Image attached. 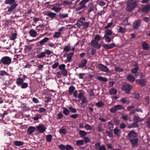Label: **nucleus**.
<instances>
[{"instance_id":"f257e3e1","label":"nucleus","mask_w":150,"mask_h":150,"mask_svg":"<svg viewBox=\"0 0 150 150\" xmlns=\"http://www.w3.org/2000/svg\"><path fill=\"white\" fill-rule=\"evenodd\" d=\"M129 140L131 143L133 147L137 146L138 139L137 137V134L134 130L130 131L128 134Z\"/></svg>"},{"instance_id":"f03ea898","label":"nucleus","mask_w":150,"mask_h":150,"mask_svg":"<svg viewBox=\"0 0 150 150\" xmlns=\"http://www.w3.org/2000/svg\"><path fill=\"white\" fill-rule=\"evenodd\" d=\"M138 1L134 0H128L126 2L127 11L131 12L134 11L137 7Z\"/></svg>"},{"instance_id":"7ed1b4c3","label":"nucleus","mask_w":150,"mask_h":150,"mask_svg":"<svg viewBox=\"0 0 150 150\" xmlns=\"http://www.w3.org/2000/svg\"><path fill=\"white\" fill-rule=\"evenodd\" d=\"M125 108L121 105H118L112 107L110 110L111 112L115 113L117 110H121L124 109Z\"/></svg>"},{"instance_id":"20e7f679","label":"nucleus","mask_w":150,"mask_h":150,"mask_svg":"<svg viewBox=\"0 0 150 150\" xmlns=\"http://www.w3.org/2000/svg\"><path fill=\"white\" fill-rule=\"evenodd\" d=\"M1 63L4 65H9L11 62V58L7 56L3 57L1 59Z\"/></svg>"},{"instance_id":"39448f33","label":"nucleus","mask_w":150,"mask_h":150,"mask_svg":"<svg viewBox=\"0 0 150 150\" xmlns=\"http://www.w3.org/2000/svg\"><path fill=\"white\" fill-rule=\"evenodd\" d=\"M132 88L131 86L128 84H125L122 86V90L125 91L126 93L128 94L130 93V91Z\"/></svg>"},{"instance_id":"423d86ee","label":"nucleus","mask_w":150,"mask_h":150,"mask_svg":"<svg viewBox=\"0 0 150 150\" xmlns=\"http://www.w3.org/2000/svg\"><path fill=\"white\" fill-rule=\"evenodd\" d=\"M36 128L40 133H43L45 131L46 128L43 124H41L37 126Z\"/></svg>"},{"instance_id":"0eeeda50","label":"nucleus","mask_w":150,"mask_h":150,"mask_svg":"<svg viewBox=\"0 0 150 150\" xmlns=\"http://www.w3.org/2000/svg\"><path fill=\"white\" fill-rule=\"evenodd\" d=\"M98 68L101 71L105 72H108L109 71V70L108 68L102 64H98Z\"/></svg>"},{"instance_id":"6e6552de","label":"nucleus","mask_w":150,"mask_h":150,"mask_svg":"<svg viewBox=\"0 0 150 150\" xmlns=\"http://www.w3.org/2000/svg\"><path fill=\"white\" fill-rule=\"evenodd\" d=\"M95 148L96 150H106L105 146L103 145L100 146V144L99 142L96 143L94 145Z\"/></svg>"},{"instance_id":"1a4fd4ad","label":"nucleus","mask_w":150,"mask_h":150,"mask_svg":"<svg viewBox=\"0 0 150 150\" xmlns=\"http://www.w3.org/2000/svg\"><path fill=\"white\" fill-rule=\"evenodd\" d=\"M18 6V4L16 3H14L12 4L10 6H8L7 8H8L7 12L11 13L15 9L16 7Z\"/></svg>"},{"instance_id":"9d476101","label":"nucleus","mask_w":150,"mask_h":150,"mask_svg":"<svg viewBox=\"0 0 150 150\" xmlns=\"http://www.w3.org/2000/svg\"><path fill=\"white\" fill-rule=\"evenodd\" d=\"M23 78H21L20 77L18 78L16 81V83L18 85H21L24 82L26 78V76L25 75H23Z\"/></svg>"},{"instance_id":"9b49d317","label":"nucleus","mask_w":150,"mask_h":150,"mask_svg":"<svg viewBox=\"0 0 150 150\" xmlns=\"http://www.w3.org/2000/svg\"><path fill=\"white\" fill-rule=\"evenodd\" d=\"M91 45L93 47L97 49H99L101 47V45L98 44V41L94 40L91 41Z\"/></svg>"},{"instance_id":"f8f14e48","label":"nucleus","mask_w":150,"mask_h":150,"mask_svg":"<svg viewBox=\"0 0 150 150\" xmlns=\"http://www.w3.org/2000/svg\"><path fill=\"white\" fill-rule=\"evenodd\" d=\"M86 18L85 17H81L77 21L76 23V25L79 27H80L83 25V24L84 22L83 21H85Z\"/></svg>"},{"instance_id":"ddd939ff","label":"nucleus","mask_w":150,"mask_h":150,"mask_svg":"<svg viewBox=\"0 0 150 150\" xmlns=\"http://www.w3.org/2000/svg\"><path fill=\"white\" fill-rule=\"evenodd\" d=\"M136 82L137 84H139L142 86H145L146 84V81L145 79H137L136 81Z\"/></svg>"},{"instance_id":"4468645a","label":"nucleus","mask_w":150,"mask_h":150,"mask_svg":"<svg viewBox=\"0 0 150 150\" xmlns=\"http://www.w3.org/2000/svg\"><path fill=\"white\" fill-rule=\"evenodd\" d=\"M103 46V48L106 49H110L115 47V45L114 43H112L109 44H104Z\"/></svg>"},{"instance_id":"2eb2a0df","label":"nucleus","mask_w":150,"mask_h":150,"mask_svg":"<svg viewBox=\"0 0 150 150\" xmlns=\"http://www.w3.org/2000/svg\"><path fill=\"white\" fill-rule=\"evenodd\" d=\"M117 30L119 33L123 34L125 33L126 31L125 28H123L120 26L117 27Z\"/></svg>"},{"instance_id":"dca6fc26","label":"nucleus","mask_w":150,"mask_h":150,"mask_svg":"<svg viewBox=\"0 0 150 150\" xmlns=\"http://www.w3.org/2000/svg\"><path fill=\"white\" fill-rule=\"evenodd\" d=\"M133 120L134 122H142L144 120L143 118H140L139 116H134L133 118Z\"/></svg>"},{"instance_id":"f3484780","label":"nucleus","mask_w":150,"mask_h":150,"mask_svg":"<svg viewBox=\"0 0 150 150\" xmlns=\"http://www.w3.org/2000/svg\"><path fill=\"white\" fill-rule=\"evenodd\" d=\"M141 21L140 20H138L134 22L133 24V28L135 29H137L138 27L141 25Z\"/></svg>"},{"instance_id":"a211bd4d","label":"nucleus","mask_w":150,"mask_h":150,"mask_svg":"<svg viewBox=\"0 0 150 150\" xmlns=\"http://www.w3.org/2000/svg\"><path fill=\"white\" fill-rule=\"evenodd\" d=\"M79 4L80 6L76 8V11H79L86 7L85 4L82 1L79 3Z\"/></svg>"},{"instance_id":"6ab92c4d","label":"nucleus","mask_w":150,"mask_h":150,"mask_svg":"<svg viewBox=\"0 0 150 150\" xmlns=\"http://www.w3.org/2000/svg\"><path fill=\"white\" fill-rule=\"evenodd\" d=\"M87 63V61L85 59H83L81 62L79 64V67H83L86 66Z\"/></svg>"},{"instance_id":"aec40b11","label":"nucleus","mask_w":150,"mask_h":150,"mask_svg":"<svg viewBox=\"0 0 150 150\" xmlns=\"http://www.w3.org/2000/svg\"><path fill=\"white\" fill-rule=\"evenodd\" d=\"M29 33L30 36L33 37H35L37 35V32L33 29L30 30L29 32Z\"/></svg>"},{"instance_id":"412c9836","label":"nucleus","mask_w":150,"mask_h":150,"mask_svg":"<svg viewBox=\"0 0 150 150\" xmlns=\"http://www.w3.org/2000/svg\"><path fill=\"white\" fill-rule=\"evenodd\" d=\"M150 10V5H146L141 8V10L144 13L147 12Z\"/></svg>"},{"instance_id":"4be33fe9","label":"nucleus","mask_w":150,"mask_h":150,"mask_svg":"<svg viewBox=\"0 0 150 150\" xmlns=\"http://www.w3.org/2000/svg\"><path fill=\"white\" fill-rule=\"evenodd\" d=\"M35 128L33 126L30 127L28 128L27 132L28 134L31 135L35 131Z\"/></svg>"},{"instance_id":"5701e85b","label":"nucleus","mask_w":150,"mask_h":150,"mask_svg":"<svg viewBox=\"0 0 150 150\" xmlns=\"http://www.w3.org/2000/svg\"><path fill=\"white\" fill-rule=\"evenodd\" d=\"M142 47L144 50H147L149 49V47L146 42L144 41L142 42Z\"/></svg>"},{"instance_id":"b1692460","label":"nucleus","mask_w":150,"mask_h":150,"mask_svg":"<svg viewBox=\"0 0 150 150\" xmlns=\"http://www.w3.org/2000/svg\"><path fill=\"white\" fill-rule=\"evenodd\" d=\"M115 134L118 137L120 136L121 131L119 129L115 128L113 130Z\"/></svg>"},{"instance_id":"393cba45","label":"nucleus","mask_w":150,"mask_h":150,"mask_svg":"<svg viewBox=\"0 0 150 150\" xmlns=\"http://www.w3.org/2000/svg\"><path fill=\"white\" fill-rule=\"evenodd\" d=\"M74 54V52H70L67 54V59L68 62H70Z\"/></svg>"},{"instance_id":"a878e982","label":"nucleus","mask_w":150,"mask_h":150,"mask_svg":"<svg viewBox=\"0 0 150 150\" xmlns=\"http://www.w3.org/2000/svg\"><path fill=\"white\" fill-rule=\"evenodd\" d=\"M49 40V38L47 37H45L42 40L40 41L39 43L40 45H43L45 43L47 42Z\"/></svg>"},{"instance_id":"bb28decb","label":"nucleus","mask_w":150,"mask_h":150,"mask_svg":"<svg viewBox=\"0 0 150 150\" xmlns=\"http://www.w3.org/2000/svg\"><path fill=\"white\" fill-rule=\"evenodd\" d=\"M75 88L72 85L70 86L69 88V93L70 95H71L74 91Z\"/></svg>"},{"instance_id":"cd10ccee","label":"nucleus","mask_w":150,"mask_h":150,"mask_svg":"<svg viewBox=\"0 0 150 150\" xmlns=\"http://www.w3.org/2000/svg\"><path fill=\"white\" fill-rule=\"evenodd\" d=\"M127 79L129 81L131 82H133L135 81V78L134 76L131 75H129L127 77Z\"/></svg>"},{"instance_id":"c85d7f7f","label":"nucleus","mask_w":150,"mask_h":150,"mask_svg":"<svg viewBox=\"0 0 150 150\" xmlns=\"http://www.w3.org/2000/svg\"><path fill=\"white\" fill-rule=\"evenodd\" d=\"M59 133L62 135L65 134L67 132V130L64 128V127H62L59 131Z\"/></svg>"},{"instance_id":"c756f323","label":"nucleus","mask_w":150,"mask_h":150,"mask_svg":"<svg viewBox=\"0 0 150 150\" xmlns=\"http://www.w3.org/2000/svg\"><path fill=\"white\" fill-rule=\"evenodd\" d=\"M45 57L46 55L45 52H43L38 54L37 56V57L39 59L43 58Z\"/></svg>"},{"instance_id":"7c9ffc66","label":"nucleus","mask_w":150,"mask_h":150,"mask_svg":"<svg viewBox=\"0 0 150 150\" xmlns=\"http://www.w3.org/2000/svg\"><path fill=\"white\" fill-rule=\"evenodd\" d=\"M47 15L51 18H52L56 17V14L55 13H53L50 12H48L47 14Z\"/></svg>"},{"instance_id":"2f4dec72","label":"nucleus","mask_w":150,"mask_h":150,"mask_svg":"<svg viewBox=\"0 0 150 150\" xmlns=\"http://www.w3.org/2000/svg\"><path fill=\"white\" fill-rule=\"evenodd\" d=\"M122 119L125 121H126L128 120H129L130 121H131L130 118L128 117V116L127 114L125 115L123 114L122 115Z\"/></svg>"},{"instance_id":"473e14b6","label":"nucleus","mask_w":150,"mask_h":150,"mask_svg":"<svg viewBox=\"0 0 150 150\" xmlns=\"http://www.w3.org/2000/svg\"><path fill=\"white\" fill-rule=\"evenodd\" d=\"M61 33L59 32H55L53 35V37L54 38H58L61 37Z\"/></svg>"},{"instance_id":"72a5a7b5","label":"nucleus","mask_w":150,"mask_h":150,"mask_svg":"<svg viewBox=\"0 0 150 150\" xmlns=\"http://www.w3.org/2000/svg\"><path fill=\"white\" fill-rule=\"evenodd\" d=\"M109 93L110 95H116L117 93L116 90L115 88H111L109 91Z\"/></svg>"},{"instance_id":"f704fd0d","label":"nucleus","mask_w":150,"mask_h":150,"mask_svg":"<svg viewBox=\"0 0 150 150\" xmlns=\"http://www.w3.org/2000/svg\"><path fill=\"white\" fill-rule=\"evenodd\" d=\"M145 123L147 128H150V117H148L146 118Z\"/></svg>"},{"instance_id":"c9c22d12","label":"nucleus","mask_w":150,"mask_h":150,"mask_svg":"<svg viewBox=\"0 0 150 150\" xmlns=\"http://www.w3.org/2000/svg\"><path fill=\"white\" fill-rule=\"evenodd\" d=\"M79 134L81 137H84L86 135L87 132L84 130H80L79 132Z\"/></svg>"},{"instance_id":"e433bc0d","label":"nucleus","mask_w":150,"mask_h":150,"mask_svg":"<svg viewBox=\"0 0 150 150\" xmlns=\"http://www.w3.org/2000/svg\"><path fill=\"white\" fill-rule=\"evenodd\" d=\"M103 39V38L101 37L99 35H95L94 40L98 41H100Z\"/></svg>"},{"instance_id":"4c0bfd02","label":"nucleus","mask_w":150,"mask_h":150,"mask_svg":"<svg viewBox=\"0 0 150 150\" xmlns=\"http://www.w3.org/2000/svg\"><path fill=\"white\" fill-rule=\"evenodd\" d=\"M121 101L123 103H126L127 104H128L130 102L129 100H127V98H122L121 100Z\"/></svg>"},{"instance_id":"58836bf2","label":"nucleus","mask_w":150,"mask_h":150,"mask_svg":"<svg viewBox=\"0 0 150 150\" xmlns=\"http://www.w3.org/2000/svg\"><path fill=\"white\" fill-rule=\"evenodd\" d=\"M47 141L50 142L52 139V136L51 134H48L46 135V137Z\"/></svg>"},{"instance_id":"ea45409f","label":"nucleus","mask_w":150,"mask_h":150,"mask_svg":"<svg viewBox=\"0 0 150 150\" xmlns=\"http://www.w3.org/2000/svg\"><path fill=\"white\" fill-rule=\"evenodd\" d=\"M63 113L65 115H68L69 113V110L65 107H63Z\"/></svg>"},{"instance_id":"a19ab883","label":"nucleus","mask_w":150,"mask_h":150,"mask_svg":"<svg viewBox=\"0 0 150 150\" xmlns=\"http://www.w3.org/2000/svg\"><path fill=\"white\" fill-rule=\"evenodd\" d=\"M17 35L16 33H13L10 36V39L11 40H14L17 38Z\"/></svg>"},{"instance_id":"79ce46f5","label":"nucleus","mask_w":150,"mask_h":150,"mask_svg":"<svg viewBox=\"0 0 150 150\" xmlns=\"http://www.w3.org/2000/svg\"><path fill=\"white\" fill-rule=\"evenodd\" d=\"M14 145L16 146H20L23 144V143L20 141H16L14 142Z\"/></svg>"},{"instance_id":"37998d69","label":"nucleus","mask_w":150,"mask_h":150,"mask_svg":"<svg viewBox=\"0 0 150 150\" xmlns=\"http://www.w3.org/2000/svg\"><path fill=\"white\" fill-rule=\"evenodd\" d=\"M15 0H6L5 1V3L6 4H11L14 3Z\"/></svg>"},{"instance_id":"c03bdc74","label":"nucleus","mask_w":150,"mask_h":150,"mask_svg":"<svg viewBox=\"0 0 150 150\" xmlns=\"http://www.w3.org/2000/svg\"><path fill=\"white\" fill-rule=\"evenodd\" d=\"M105 34L104 35L109 36L111 35L112 33V32L111 30H108L105 31Z\"/></svg>"},{"instance_id":"a18cd8bd","label":"nucleus","mask_w":150,"mask_h":150,"mask_svg":"<svg viewBox=\"0 0 150 150\" xmlns=\"http://www.w3.org/2000/svg\"><path fill=\"white\" fill-rule=\"evenodd\" d=\"M139 69V67L137 66L135 68L132 69L131 70V72L133 73L136 74L138 72Z\"/></svg>"},{"instance_id":"49530a36","label":"nucleus","mask_w":150,"mask_h":150,"mask_svg":"<svg viewBox=\"0 0 150 150\" xmlns=\"http://www.w3.org/2000/svg\"><path fill=\"white\" fill-rule=\"evenodd\" d=\"M104 38H105V41L108 43L111 42L112 39L109 36L104 35Z\"/></svg>"},{"instance_id":"de8ad7c7","label":"nucleus","mask_w":150,"mask_h":150,"mask_svg":"<svg viewBox=\"0 0 150 150\" xmlns=\"http://www.w3.org/2000/svg\"><path fill=\"white\" fill-rule=\"evenodd\" d=\"M84 141L82 140H77L76 141V144L78 146L83 145Z\"/></svg>"},{"instance_id":"09e8293b","label":"nucleus","mask_w":150,"mask_h":150,"mask_svg":"<svg viewBox=\"0 0 150 150\" xmlns=\"http://www.w3.org/2000/svg\"><path fill=\"white\" fill-rule=\"evenodd\" d=\"M71 50L70 46L69 45L65 46L63 49L64 52H68Z\"/></svg>"},{"instance_id":"8fccbe9b","label":"nucleus","mask_w":150,"mask_h":150,"mask_svg":"<svg viewBox=\"0 0 150 150\" xmlns=\"http://www.w3.org/2000/svg\"><path fill=\"white\" fill-rule=\"evenodd\" d=\"M52 9L54 10L55 12H57L61 10V8L59 7H57L56 6H54L52 8Z\"/></svg>"},{"instance_id":"3c124183","label":"nucleus","mask_w":150,"mask_h":150,"mask_svg":"<svg viewBox=\"0 0 150 150\" xmlns=\"http://www.w3.org/2000/svg\"><path fill=\"white\" fill-rule=\"evenodd\" d=\"M97 79L100 81L105 82L107 81V79L106 78L103 77L102 76H99L98 77Z\"/></svg>"},{"instance_id":"603ef678","label":"nucleus","mask_w":150,"mask_h":150,"mask_svg":"<svg viewBox=\"0 0 150 150\" xmlns=\"http://www.w3.org/2000/svg\"><path fill=\"white\" fill-rule=\"evenodd\" d=\"M108 125H110L109 127V129L111 130H112L114 128L113 124H112L111 122H108Z\"/></svg>"},{"instance_id":"864d4df0","label":"nucleus","mask_w":150,"mask_h":150,"mask_svg":"<svg viewBox=\"0 0 150 150\" xmlns=\"http://www.w3.org/2000/svg\"><path fill=\"white\" fill-rule=\"evenodd\" d=\"M59 16L60 18H64L67 17H68V14H60L59 15Z\"/></svg>"},{"instance_id":"5fc2aeb1","label":"nucleus","mask_w":150,"mask_h":150,"mask_svg":"<svg viewBox=\"0 0 150 150\" xmlns=\"http://www.w3.org/2000/svg\"><path fill=\"white\" fill-rule=\"evenodd\" d=\"M44 52L45 53V55L47 54V55H50L52 54V51H51L50 50H48V49L45 50V52Z\"/></svg>"},{"instance_id":"6e6d98bb","label":"nucleus","mask_w":150,"mask_h":150,"mask_svg":"<svg viewBox=\"0 0 150 150\" xmlns=\"http://www.w3.org/2000/svg\"><path fill=\"white\" fill-rule=\"evenodd\" d=\"M69 108L70 111L72 113H76V109L74 108L72 106L69 107Z\"/></svg>"},{"instance_id":"4d7b16f0","label":"nucleus","mask_w":150,"mask_h":150,"mask_svg":"<svg viewBox=\"0 0 150 150\" xmlns=\"http://www.w3.org/2000/svg\"><path fill=\"white\" fill-rule=\"evenodd\" d=\"M66 150H74L73 148L70 145H67L65 146Z\"/></svg>"},{"instance_id":"13d9d810","label":"nucleus","mask_w":150,"mask_h":150,"mask_svg":"<svg viewBox=\"0 0 150 150\" xmlns=\"http://www.w3.org/2000/svg\"><path fill=\"white\" fill-rule=\"evenodd\" d=\"M65 65L64 64H62L60 65L59 66V69L61 70H63L65 69Z\"/></svg>"},{"instance_id":"bf43d9fd","label":"nucleus","mask_w":150,"mask_h":150,"mask_svg":"<svg viewBox=\"0 0 150 150\" xmlns=\"http://www.w3.org/2000/svg\"><path fill=\"white\" fill-rule=\"evenodd\" d=\"M78 97V98H79V100H81L83 98H84V96L83 93L81 92L79 94Z\"/></svg>"},{"instance_id":"052dcab7","label":"nucleus","mask_w":150,"mask_h":150,"mask_svg":"<svg viewBox=\"0 0 150 150\" xmlns=\"http://www.w3.org/2000/svg\"><path fill=\"white\" fill-rule=\"evenodd\" d=\"M115 70L117 72H121L123 71L124 69L119 67H117L115 68Z\"/></svg>"},{"instance_id":"680f3d73","label":"nucleus","mask_w":150,"mask_h":150,"mask_svg":"<svg viewBox=\"0 0 150 150\" xmlns=\"http://www.w3.org/2000/svg\"><path fill=\"white\" fill-rule=\"evenodd\" d=\"M31 50V48L30 47L26 46H25L24 49V51L25 52H28Z\"/></svg>"},{"instance_id":"e2e57ef3","label":"nucleus","mask_w":150,"mask_h":150,"mask_svg":"<svg viewBox=\"0 0 150 150\" xmlns=\"http://www.w3.org/2000/svg\"><path fill=\"white\" fill-rule=\"evenodd\" d=\"M21 85L22 88H25L28 87V83L23 82Z\"/></svg>"},{"instance_id":"0e129e2a","label":"nucleus","mask_w":150,"mask_h":150,"mask_svg":"<svg viewBox=\"0 0 150 150\" xmlns=\"http://www.w3.org/2000/svg\"><path fill=\"white\" fill-rule=\"evenodd\" d=\"M105 133L109 137H113V134L111 132L109 131H106L105 132Z\"/></svg>"},{"instance_id":"69168bd1","label":"nucleus","mask_w":150,"mask_h":150,"mask_svg":"<svg viewBox=\"0 0 150 150\" xmlns=\"http://www.w3.org/2000/svg\"><path fill=\"white\" fill-rule=\"evenodd\" d=\"M64 5H69L72 3V2L70 0L64 1Z\"/></svg>"},{"instance_id":"338daca9","label":"nucleus","mask_w":150,"mask_h":150,"mask_svg":"<svg viewBox=\"0 0 150 150\" xmlns=\"http://www.w3.org/2000/svg\"><path fill=\"white\" fill-rule=\"evenodd\" d=\"M0 75L1 76H4V75H8V74L7 73L4 71H1L0 72Z\"/></svg>"},{"instance_id":"774afa93","label":"nucleus","mask_w":150,"mask_h":150,"mask_svg":"<svg viewBox=\"0 0 150 150\" xmlns=\"http://www.w3.org/2000/svg\"><path fill=\"white\" fill-rule=\"evenodd\" d=\"M89 23L88 22H84L83 24V28L86 29L87 28L89 25Z\"/></svg>"}]
</instances>
